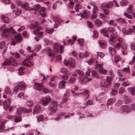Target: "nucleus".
Returning <instances> with one entry per match:
<instances>
[{"label": "nucleus", "instance_id": "obj_1", "mask_svg": "<svg viewBox=\"0 0 135 135\" xmlns=\"http://www.w3.org/2000/svg\"><path fill=\"white\" fill-rule=\"evenodd\" d=\"M10 33L13 34H15L16 33V32L12 27L4 29L3 32V36L4 37H8L10 36Z\"/></svg>", "mask_w": 135, "mask_h": 135}, {"label": "nucleus", "instance_id": "obj_2", "mask_svg": "<svg viewBox=\"0 0 135 135\" xmlns=\"http://www.w3.org/2000/svg\"><path fill=\"white\" fill-rule=\"evenodd\" d=\"M51 100V97L49 96H47L44 97L41 99L40 102L41 104L44 106H46Z\"/></svg>", "mask_w": 135, "mask_h": 135}, {"label": "nucleus", "instance_id": "obj_3", "mask_svg": "<svg viewBox=\"0 0 135 135\" xmlns=\"http://www.w3.org/2000/svg\"><path fill=\"white\" fill-rule=\"evenodd\" d=\"M58 103L56 101H53L50 104L49 107L50 110L53 112H55L57 110Z\"/></svg>", "mask_w": 135, "mask_h": 135}, {"label": "nucleus", "instance_id": "obj_4", "mask_svg": "<svg viewBox=\"0 0 135 135\" xmlns=\"http://www.w3.org/2000/svg\"><path fill=\"white\" fill-rule=\"evenodd\" d=\"M26 86L25 83L23 82H21L18 83V86L15 87L14 89V91H15L16 93H17L19 90H24Z\"/></svg>", "mask_w": 135, "mask_h": 135}, {"label": "nucleus", "instance_id": "obj_5", "mask_svg": "<svg viewBox=\"0 0 135 135\" xmlns=\"http://www.w3.org/2000/svg\"><path fill=\"white\" fill-rule=\"evenodd\" d=\"M54 50L55 52H57L60 50V53H61L63 52L64 47L60 45L58 43L55 44L54 45Z\"/></svg>", "mask_w": 135, "mask_h": 135}, {"label": "nucleus", "instance_id": "obj_6", "mask_svg": "<svg viewBox=\"0 0 135 135\" xmlns=\"http://www.w3.org/2000/svg\"><path fill=\"white\" fill-rule=\"evenodd\" d=\"M64 63L66 66H68L69 64L71 67H74L75 65V60L72 58L70 59L69 61L64 60Z\"/></svg>", "mask_w": 135, "mask_h": 135}, {"label": "nucleus", "instance_id": "obj_7", "mask_svg": "<svg viewBox=\"0 0 135 135\" xmlns=\"http://www.w3.org/2000/svg\"><path fill=\"white\" fill-rule=\"evenodd\" d=\"M103 65V64H99L98 62H97L95 65V68H97L98 67H99L100 69L99 70V73L101 74H107V71L106 70L103 69L102 66Z\"/></svg>", "mask_w": 135, "mask_h": 135}, {"label": "nucleus", "instance_id": "obj_8", "mask_svg": "<svg viewBox=\"0 0 135 135\" xmlns=\"http://www.w3.org/2000/svg\"><path fill=\"white\" fill-rule=\"evenodd\" d=\"M11 64L12 65L15 66L16 65L17 63L16 61L14 59H12L11 60L6 59L3 63V65H8Z\"/></svg>", "mask_w": 135, "mask_h": 135}, {"label": "nucleus", "instance_id": "obj_9", "mask_svg": "<svg viewBox=\"0 0 135 135\" xmlns=\"http://www.w3.org/2000/svg\"><path fill=\"white\" fill-rule=\"evenodd\" d=\"M11 101L10 99H8L5 100L3 102V107L5 110H7L10 105Z\"/></svg>", "mask_w": 135, "mask_h": 135}, {"label": "nucleus", "instance_id": "obj_10", "mask_svg": "<svg viewBox=\"0 0 135 135\" xmlns=\"http://www.w3.org/2000/svg\"><path fill=\"white\" fill-rule=\"evenodd\" d=\"M39 23L38 22H36L35 25H33L32 27L33 28L34 30V34L35 35H36L37 32L39 31L40 30V27L37 26V25H39Z\"/></svg>", "mask_w": 135, "mask_h": 135}, {"label": "nucleus", "instance_id": "obj_11", "mask_svg": "<svg viewBox=\"0 0 135 135\" xmlns=\"http://www.w3.org/2000/svg\"><path fill=\"white\" fill-rule=\"evenodd\" d=\"M41 108L40 105H36L34 107L33 113L36 114L39 113L40 111Z\"/></svg>", "mask_w": 135, "mask_h": 135}, {"label": "nucleus", "instance_id": "obj_12", "mask_svg": "<svg viewBox=\"0 0 135 135\" xmlns=\"http://www.w3.org/2000/svg\"><path fill=\"white\" fill-rule=\"evenodd\" d=\"M120 109L122 112L128 113L130 111L129 107L127 105H124L121 107Z\"/></svg>", "mask_w": 135, "mask_h": 135}, {"label": "nucleus", "instance_id": "obj_13", "mask_svg": "<svg viewBox=\"0 0 135 135\" xmlns=\"http://www.w3.org/2000/svg\"><path fill=\"white\" fill-rule=\"evenodd\" d=\"M22 7L26 10L31 11L32 10V8L29 7L28 4L27 3H25L21 4Z\"/></svg>", "mask_w": 135, "mask_h": 135}, {"label": "nucleus", "instance_id": "obj_14", "mask_svg": "<svg viewBox=\"0 0 135 135\" xmlns=\"http://www.w3.org/2000/svg\"><path fill=\"white\" fill-rule=\"evenodd\" d=\"M111 38L109 40V42L111 45H113V43L114 42V40L117 37V36L116 34L114 33L111 34L110 35Z\"/></svg>", "mask_w": 135, "mask_h": 135}, {"label": "nucleus", "instance_id": "obj_15", "mask_svg": "<svg viewBox=\"0 0 135 135\" xmlns=\"http://www.w3.org/2000/svg\"><path fill=\"white\" fill-rule=\"evenodd\" d=\"M34 88L35 89L37 90L40 91L41 90L43 87L42 84L35 83L34 84Z\"/></svg>", "mask_w": 135, "mask_h": 135}, {"label": "nucleus", "instance_id": "obj_16", "mask_svg": "<svg viewBox=\"0 0 135 135\" xmlns=\"http://www.w3.org/2000/svg\"><path fill=\"white\" fill-rule=\"evenodd\" d=\"M39 13L43 17H45L46 14V9L45 8L42 7L39 12Z\"/></svg>", "mask_w": 135, "mask_h": 135}, {"label": "nucleus", "instance_id": "obj_17", "mask_svg": "<svg viewBox=\"0 0 135 135\" xmlns=\"http://www.w3.org/2000/svg\"><path fill=\"white\" fill-rule=\"evenodd\" d=\"M127 90L131 93V94L132 96L135 95V86L128 88Z\"/></svg>", "mask_w": 135, "mask_h": 135}, {"label": "nucleus", "instance_id": "obj_18", "mask_svg": "<svg viewBox=\"0 0 135 135\" xmlns=\"http://www.w3.org/2000/svg\"><path fill=\"white\" fill-rule=\"evenodd\" d=\"M66 83V82L64 81H60L58 84V87L61 89L64 88L65 84Z\"/></svg>", "mask_w": 135, "mask_h": 135}, {"label": "nucleus", "instance_id": "obj_19", "mask_svg": "<svg viewBox=\"0 0 135 135\" xmlns=\"http://www.w3.org/2000/svg\"><path fill=\"white\" fill-rule=\"evenodd\" d=\"M89 55V53L86 51L84 53H80L79 54V57L81 58H84L87 57Z\"/></svg>", "mask_w": 135, "mask_h": 135}, {"label": "nucleus", "instance_id": "obj_20", "mask_svg": "<svg viewBox=\"0 0 135 135\" xmlns=\"http://www.w3.org/2000/svg\"><path fill=\"white\" fill-rule=\"evenodd\" d=\"M15 39L16 41L18 43L21 42L22 40L20 33L18 34L17 35L15 36Z\"/></svg>", "mask_w": 135, "mask_h": 135}, {"label": "nucleus", "instance_id": "obj_21", "mask_svg": "<svg viewBox=\"0 0 135 135\" xmlns=\"http://www.w3.org/2000/svg\"><path fill=\"white\" fill-rule=\"evenodd\" d=\"M21 64L22 65H26L28 67L30 66L31 64L32 65L31 62L28 61V59L24 60L22 62Z\"/></svg>", "mask_w": 135, "mask_h": 135}, {"label": "nucleus", "instance_id": "obj_22", "mask_svg": "<svg viewBox=\"0 0 135 135\" xmlns=\"http://www.w3.org/2000/svg\"><path fill=\"white\" fill-rule=\"evenodd\" d=\"M65 114L64 112H62L58 114L57 115V117L55 118V120L56 121H58L60 120L61 118Z\"/></svg>", "mask_w": 135, "mask_h": 135}, {"label": "nucleus", "instance_id": "obj_23", "mask_svg": "<svg viewBox=\"0 0 135 135\" xmlns=\"http://www.w3.org/2000/svg\"><path fill=\"white\" fill-rule=\"evenodd\" d=\"M88 78L86 77L84 78H79V81L81 84H84L88 82Z\"/></svg>", "mask_w": 135, "mask_h": 135}, {"label": "nucleus", "instance_id": "obj_24", "mask_svg": "<svg viewBox=\"0 0 135 135\" xmlns=\"http://www.w3.org/2000/svg\"><path fill=\"white\" fill-rule=\"evenodd\" d=\"M68 100V95L67 93H65L62 98V102L63 103H65L67 102Z\"/></svg>", "mask_w": 135, "mask_h": 135}, {"label": "nucleus", "instance_id": "obj_25", "mask_svg": "<svg viewBox=\"0 0 135 135\" xmlns=\"http://www.w3.org/2000/svg\"><path fill=\"white\" fill-rule=\"evenodd\" d=\"M100 85L101 87L105 88L107 87L108 86L107 82L105 80H102L101 81Z\"/></svg>", "mask_w": 135, "mask_h": 135}, {"label": "nucleus", "instance_id": "obj_26", "mask_svg": "<svg viewBox=\"0 0 135 135\" xmlns=\"http://www.w3.org/2000/svg\"><path fill=\"white\" fill-rule=\"evenodd\" d=\"M115 99L114 98H110L109 99L107 103V106L108 105H112L115 101Z\"/></svg>", "mask_w": 135, "mask_h": 135}, {"label": "nucleus", "instance_id": "obj_27", "mask_svg": "<svg viewBox=\"0 0 135 135\" xmlns=\"http://www.w3.org/2000/svg\"><path fill=\"white\" fill-rule=\"evenodd\" d=\"M23 112H24L23 108L21 107L17 109L16 114L17 115H20Z\"/></svg>", "mask_w": 135, "mask_h": 135}, {"label": "nucleus", "instance_id": "obj_28", "mask_svg": "<svg viewBox=\"0 0 135 135\" xmlns=\"http://www.w3.org/2000/svg\"><path fill=\"white\" fill-rule=\"evenodd\" d=\"M56 24L58 25L60 24L61 21L60 18L58 17H56L54 18Z\"/></svg>", "mask_w": 135, "mask_h": 135}, {"label": "nucleus", "instance_id": "obj_29", "mask_svg": "<svg viewBox=\"0 0 135 135\" xmlns=\"http://www.w3.org/2000/svg\"><path fill=\"white\" fill-rule=\"evenodd\" d=\"M81 17L82 18H87L88 17V15L85 11H84L83 13L81 14L80 13Z\"/></svg>", "mask_w": 135, "mask_h": 135}, {"label": "nucleus", "instance_id": "obj_30", "mask_svg": "<svg viewBox=\"0 0 135 135\" xmlns=\"http://www.w3.org/2000/svg\"><path fill=\"white\" fill-rule=\"evenodd\" d=\"M41 8V6L38 4H35L33 8H32V10H33L35 11L38 10L40 9Z\"/></svg>", "mask_w": 135, "mask_h": 135}, {"label": "nucleus", "instance_id": "obj_31", "mask_svg": "<svg viewBox=\"0 0 135 135\" xmlns=\"http://www.w3.org/2000/svg\"><path fill=\"white\" fill-rule=\"evenodd\" d=\"M73 40H72L71 39L68 40V43L69 45H71L74 43V40L76 39V37H73Z\"/></svg>", "mask_w": 135, "mask_h": 135}, {"label": "nucleus", "instance_id": "obj_32", "mask_svg": "<svg viewBox=\"0 0 135 135\" xmlns=\"http://www.w3.org/2000/svg\"><path fill=\"white\" fill-rule=\"evenodd\" d=\"M4 123L0 120V132L2 131L4 128Z\"/></svg>", "mask_w": 135, "mask_h": 135}, {"label": "nucleus", "instance_id": "obj_33", "mask_svg": "<svg viewBox=\"0 0 135 135\" xmlns=\"http://www.w3.org/2000/svg\"><path fill=\"white\" fill-rule=\"evenodd\" d=\"M45 118L44 115H40L37 117V121L38 122H40L43 120Z\"/></svg>", "mask_w": 135, "mask_h": 135}, {"label": "nucleus", "instance_id": "obj_34", "mask_svg": "<svg viewBox=\"0 0 135 135\" xmlns=\"http://www.w3.org/2000/svg\"><path fill=\"white\" fill-rule=\"evenodd\" d=\"M75 8L76 11L78 12L79 11V9L81 8V6L79 3L77 4L75 6Z\"/></svg>", "mask_w": 135, "mask_h": 135}, {"label": "nucleus", "instance_id": "obj_35", "mask_svg": "<svg viewBox=\"0 0 135 135\" xmlns=\"http://www.w3.org/2000/svg\"><path fill=\"white\" fill-rule=\"evenodd\" d=\"M106 82L107 83V84L109 85L111 83L112 80V79L111 77L110 76L106 77Z\"/></svg>", "mask_w": 135, "mask_h": 135}, {"label": "nucleus", "instance_id": "obj_36", "mask_svg": "<svg viewBox=\"0 0 135 135\" xmlns=\"http://www.w3.org/2000/svg\"><path fill=\"white\" fill-rule=\"evenodd\" d=\"M95 24L97 26H99L101 25L102 23V22L99 20H96L95 21Z\"/></svg>", "mask_w": 135, "mask_h": 135}, {"label": "nucleus", "instance_id": "obj_37", "mask_svg": "<svg viewBox=\"0 0 135 135\" xmlns=\"http://www.w3.org/2000/svg\"><path fill=\"white\" fill-rule=\"evenodd\" d=\"M24 69V68L23 67H20L18 69L19 74L20 75H22L24 73L23 70Z\"/></svg>", "mask_w": 135, "mask_h": 135}, {"label": "nucleus", "instance_id": "obj_38", "mask_svg": "<svg viewBox=\"0 0 135 135\" xmlns=\"http://www.w3.org/2000/svg\"><path fill=\"white\" fill-rule=\"evenodd\" d=\"M76 80V79L75 78H74L73 77H71L70 78V79L68 81V82L69 83H74L75 80Z\"/></svg>", "mask_w": 135, "mask_h": 135}, {"label": "nucleus", "instance_id": "obj_39", "mask_svg": "<svg viewBox=\"0 0 135 135\" xmlns=\"http://www.w3.org/2000/svg\"><path fill=\"white\" fill-rule=\"evenodd\" d=\"M128 3L126 0H122L120 2V4L122 6H124L126 5Z\"/></svg>", "mask_w": 135, "mask_h": 135}, {"label": "nucleus", "instance_id": "obj_40", "mask_svg": "<svg viewBox=\"0 0 135 135\" xmlns=\"http://www.w3.org/2000/svg\"><path fill=\"white\" fill-rule=\"evenodd\" d=\"M5 91L7 94H9L11 93L12 91L10 88L7 87L5 88Z\"/></svg>", "mask_w": 135, "mask_h": 135}, {"label": "nucleus", "instance_id": "obj_41", "mask_svg": "<svg viewBox=\"0 0 135 135\" xmlns=\"http://www.w3.org/2000/svg\"><path fill=\"white\" fill-rule=\"evenodd\" d=\"M77 41L79 44L81 45H83L84 42V40L82 38L78 39Z\"/></svg>", "mask_w": 135, "mask_h": 135}, {"label": "nucleus", "instance_id": "obj_42", "mask_svg": "<svg viewBox=\"0 0 135 135\" xmlns=\"http://www.w3.org/2000/svg\"><path fill=\"white\" fill-rule=\"evenodd\" d=\"M6 47L5 43L4 41L0 42V49H2Z\"/></svg>", "mask_w": 135, "mask_h": 135}, {"label": "nucleus", "instance_id": "obj_43", "mask_svg": "<svg viewBox=\"0 0 135 135\" xmlns=\"http://www.w3.org/2000/svg\"><path fill=\"white\" fill-rule=\"evenodd\" d=\"M130 85V83L127 81H125L122 84V85L123 87H127Z\"/></svg>", "mask_w": 135, "mask_h": 135}, {"label": "nucleus", "instance_id": "obj_44", "mask_svg": "<svg viewBox=\"0 0 135 135\" xmlns=\"http://www.w3.org/2000/svg\"><path fill=\"white\" fill-rule=\"evenodd\" d=\"M109 49L111 54L112 55H114L115 54V49L112 48L110 47Z\"/></svg>", "mask_w": 135, "mask_h": 135}, {"label": "nucleus", "instance_id": "obj_45", "mask_svg": "<svg viewBox=\"0 0 135 135\" xmlns=\"http://www.w3.org/2000/svg\"><path fill=\"white\" fill-rule=\"evenodd\" d=\"M41 48V45H36L35 47V49L36 51H39Z\"/></svg>", "mask_w": 135, "mask_h": 135}, {"label": "nucleus", "instance_id": "obj_46", "mask_svg": "<svg viewBox=\"0 0 135 135\" xmlns=\"http://www.w3.org/2000/svg\"><path fill=\"white\" fill-rule=\"evenodd\" d=\"M113 5V3L112 2H110L108 3L105 4V7L107 8L111 7Z\"/></svg>", "mask_w": 135, "mask_h": 135}, {"label": "nucleus", "instance_id": "obj_47", "mask_svg": "<svg viewBox=\"0 0 135 135\" xmlns=\"http://www.w3.org/2000/svg\"><path fill=\"white\" fill-rule=\"evenodd\" d=\"M83 94L86 96V98H87L89 96V91L87 90H85L83 93Z\"/></svg>", "mask_w": 135, "mask_h": 135}, {"label": "nucleus", "instance_id": "obj_48", "mask_svg": "<svg viewBox=\"0 0 135 135\" xmlns=\"http://www.w3.org/2000/svg\"><path fill=\"white\" fill-rule=\"evenodd\" d=\"M69 76L66 74H64L62 76V79L64 80H68Z\"/></svg>", "mask_w": 135, "mask_h": 135}, {"label": "nucleus", "instance_id": "obj_49", "mask_svg": "<svg viewBox=\"0 0 135 135\" xmlns=\"http://www.w3.org/2000/svg\"><path fill=\"white\" fill-rule=\"evenodd\" d=\"M87 23L88 26L89 27L91 28H93V25L91 22L88 21Z\"/></svg>", "mask_w": 135, "mask_h": 135}, {"label": "nucleus", "instance_id": "obj_50", "mask_svg": "<svg viewBox=\"0 0 135 135\" xmlns=\"http://www.w3.org/2000/svg\"><path fill=\"white\" fill-rule=\"evenodd\" d=\"M108 31L111 33L113 32H115L114 28L112 27H109L108 28Z\"/></svg>", "mask_w": 135, "mask_h": 135}, {"label": "nucleus", "instance_id": "obj_51", "mask_svg": "<svg viewBox=\"0 0 135 135\" xmlns=\"http://www.w3.org/2000/svg\"><path fill=\"white\" fill-rule=\"evenodd\" d=\"M21 13V11L20 9H18L16 11L15 13V15L16 16H18L20 15Z\"/></svg>", "mask_w": 135, "mask_h": 135}, {"label": "nucleus", "instance_id": "obj_52", "mask_svg": "<svg viewBox=\"0 0 135 135\" xmlns=\"http://www.w3.org/2000/svg\"><path fill=\"white\" fill-rule=\"evenodd\" d=\"M97 16V15L96 13H93L91 16V18L92 19H94L96 18Z\"/></svg>", "mask_w": 135, "mask_h": 135}, {"label": "nucleus", "instance_id": "obj_53", "mask_svg": "<svg viewBox=\"0 0 135 135\" xmlns=\"http://www.w3.org/2000/svg\"><path fill=\"white\" fill-rule=\"evenodd\" d=\"M122 70L125 72L127 73H129L130 72V69L128 68H124Z\"/></svg>", "mask_w": 135, "mask_h": 135}, {"label": "nucleus", "instance_id": "obj_54", "mask_svg": "<svg viewBox=\"0 0 135 135\" xmlns=\"http://www.w3.org/2000/svg\"><path fill=\"white\" fill-rule=\"evenodd\" d=\"M99 43L100 45L101 46V47L102 48H104L106 47V45L103 42H102L101 41H99Z\"/></svg>", "mask_w": 135, "mask_h": 135}, {"label": "nucleus", "instance_id": "obj_55", "mask_svg": "<svg viewBox=\"0 0 135 135\" xmlns=\"http://www.w3.org/2000/svg\"><path fill=\"white\" fill-rule=\"evenodd\" d=\"M93 32V36L94 37L96 38H97L98 36V32L95 31H94Z\"/></svg>", "mask_w": 135, "mask_h": 135}, {"label": "nucleus", "instance_id": "obj_56", "mask_svg": "<svg viewBox=\"0 0 135 135\" xmlns=\"http://www.w3.org/2000/svg\"><path fill=\"white\" fill-rule=\"evenodd\" d=\"M101 32L102 33H105L108 32L107 29L105 28H103L100 30Z\"/></svg>", "mask_w": 135, "mask_h": 135}, {"label": "nucleus", "instance_id": "obj_57", "mask_svg": "<svg viewBox=\"0 0 135 135\" xmlns=\"http://www.w3.org/2000/svg\"><path fill=\"white\" fill-rule=\"evenodd\" d=\"M99 16L100 18L103 19H105L107 17V16L104 15L102 13H100Z\"/></svg>", "mask_w": 135, "mask_h": 135}, {"label": "nucleus", "instance_id": "obj_58", "mask_svg": "<svg viewBox=\"0 0 135 135\" xmlns=\"http://www.w3.org/2000/svg\"><path fill=\"white\" fill-rule=\"evenodd\" d=\"M24 112L26 113H28L31 112L32 111L31 108H29L23 109Z\"/></svg>", "mask_w": 135, "mask_h": 135}, {"label": "nucleus", "instance_id": "obj_59", "mask_svg": "<svg viewBox=\"0 0 135 135\" xmlns=\"http://www.w3.org/2000/svg\"><path fill=\"white\" fill-rule=\"evenodd\" d=\"M68 5L70 8H73L74 7V3L72 2H70L68 4Z\"/></svg>", "mask_w": 135, "mask_h": 135}, {"label": "nucleus", "instance_id": "obj_60", "mask_svg": "<svg viewBox=\"0 0 135 135\" xmlns=\"http://www.w3.org/2000/svg\"><path fill=\"white\" fill-rule=\"evenodd\" d=\"M124 15L129 19H132V18L131 15L128 14L127 13H124Z\"/></svg>", "mask_w": 135, "mask_h": 135}, {"label": "nucleus", "instance_id": "obj_61", "mask_svg": "<svg viewBox=\"0 0 135 135\" xmlns=\"http://www.w3.org/2000/svg\"><path fill=\"white\" fill-rule=\"evenodd\" d=\"M61 71L62 73H65L68 72V71L66 69L62 68L61 69Z\"/></svg>", "mask_w": 135, "mask_h": 135}, {"label": "nucleus", "instance_id": "obj_62", "mask_svg": "<svg viewBox=\"0 0 135 135\" xmlns=\"http://www.w3.org/2000/svg\"><path fill=\"white\" fill-rule=\"evenodd\" d=\"M76 72H77L78 74L79 75L82 76L84 75V73L83 72L80 70H76Z\"/></svg>", "mask_w": 135, "mask_h": 135}, {"label": "nucleus", "instance_id": "obj_63", "mask_svg": "<svg viewBox=\"0 0 135 135\" xmlns=\"http://www.w3.org/2000/svg\"><path fill=\"white\" fill-rule=\"evenodd\" d=\"M97 54L98 56H100V57H103L104 56V54L102 52H97Z\"/></svg>", "mask_w": 135, "mask_h": 135}, {"label": "nucleus", "instance_id": "obj_64", "mask_svg": "<svg viewBox=\"0 0 135 135\" xmlns=\"http://www.w3.org/2000/svg\"><path fill=\"white\" fill-rule=\"evenodd\" d=\"M125 91V89H124L122 88L121 87L119 88V93L120 94H122Z\"/></svg>", "mask_w": 135, "mask_h": 135}]
</instances>
